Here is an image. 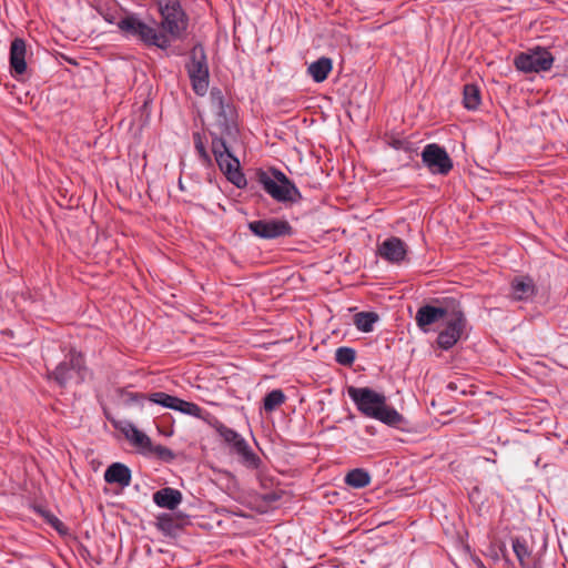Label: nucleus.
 <instances>
[{
    "instance_id": "8",
    "label": "nucleus",
    "mask_w": 568,
    "mask_h": 568,
    "mask_svg": "<svg viewBox=\"0 0 568 568\" xmlns=\"http://www.w3.org/2000/svg\"><path fill=\"white\" fill-rule=\"evenodd\" d=\"M118 439L125 438L139 453L144 456H158L164 460L173 459L171 449L162 445H153L150 437L141 428H118Z\"/></svg>"
},
{
    "instance_id": "14",
    "label": "nucleus",
    "mask_w": 568,
    "mask_h": 568,
    "mask_svg": "<svg viewBox=\"0 0 568 568\" xmlns=\"http://www.w3.org/2000/svg\"><path fill=\"white\" fill-rule=\"evenodd\" d=\"M450 310L452 307L449 306H434L430 304L423 305L416 312V325L423 333H429L432 331V326L443 322Z\"/></svg>"
},
{
    "instance_id": "12",
    "label": "nucleus",
    "mask_w": 568,
    "mask_h": 568,
    "mask_svg": "<svg viewBox=\"0 0 568 568\" xmlns=\"http://www.w3.org/2000/svg\"><path fill=\"white\" fill-rule=\"evenodd\" d=\"M422 161L433 174L447 175L453 169V161L447 151L436 143L424 146Z\"/></svg>"
},
{
    "instance_id": "21",
    "label": "nucleus",
    "mask_w": 568,
    "mask_h": 568,
    "mask_svg": "<svg viewBox=\"0 0 568 568\" xmlns=\"http://www.w3.org/2000/svg\"><path fill=\"white\" fill-rule=\"evenodd\" d=\"M332 68V60L327 57H321L308 65L307 73L315 82L321 83L327 79Z\"/></svg>"
},
{
    "instance_id": "19",
    "label": "nucleus",
    "mask_w": 568,
    "mask_h": 568,
    "mask_svg": "<svg viewBox=\"0 0 568 568\" xmlns=\"http://www.w3.org/2000/svg\"><path fill=\"white\" fill-rule=\"evenodd\" d=\"M104 480L108 484H118L121 487H128L131 484V470L122 463H113L105 469Z\"/></svg>"
},
{
    "instance_id": "25",
    "label": "nucleus",
    "mask_w": 568,
    "mask_h": 568,
    "mask_svg": "<svg viewBox=\"0 0 568 568\" xmlns=\"http://www.w3.org/2000/svg\"><path fill=\"white\" fill-rule=\"evenodd\" d=\"M371 483L368 471L362 468H355L345 476V484L353 488H364Z\"/></svg>"
},
{
    "instance_id": "18",
    "label": "nucleus",
    "mask_w": 568,
    "mask_h": 568,
    "mask_svg": "<svg viewBox=\"0 0 568 568\" xmlns=\"http://www.w3.org/2000/svg\"><path fill=\"white\" fill-rule=\"evenodd\" d=\"M27 47L24 40L17 38L10 45V68L11 71L21 75L27 70L26 63Z\"/></svg>"
},
{
    "instance_id": "20",
    "label": "nucleus",
    "mask_w": 568,
    "mask_h": 568,
    "mask_svg": "<svg viewBox=\"0 0 568 568\" xmlns=\"http://www.w3.org/2000/svg\"><path fill=\"white\" fill-rule=\"evenodd\" d=\"M153 501L161 508L173 510L181 504L182 494L178 489L165 487L153 494Z\"/></svg>"
},
{
    "instance_id": "33",
    "label": "nucleus",
    "mask_w": 568,
    "mask_h": 568,
    "mask_svg": "<svg viewBox=\"0 0 568 568\" xmlns=\"http://www.w3.org/2000/svg\"><path fill=\"white\" fill-rule=\"evenodd\" d=\"M121 402H129L130 399H133L132 393L121 392L119 393Z\"/></svg>"
},
{
    "instance_id": "16",
    "label": "nucleus",
    "mask_w": 568,
    "mask_h": 568,
    "mask_svg": "<svg viewBox=\"0 0 568 568\" xmlns=\"http://www.w3.org/2000/svg\"><path fill=\"white\" fill-rule=\"evenodd\" d=\"M377 252L383 260L393 264H399L406 258L407 245L402 239L390 236L378 245Z\"/></svg>"
},
{
    "instance_id": "17",
    "label": "nucleus",
    "mask_w": 568,
    "mask_h": 568,
    "mask_svg": "<svg viewBox=\"0 0 568 568\" xmlns=\"http://www.w3.org/2000/svg\"><path fill=\"white\" fill-rule=\"evenodd\" d=\"M537 292L535 282L529 276H515L510 282V298L516 302H528Z\"/></svg>"
},
{
    "instance_id": "38",
    "label": "nucleus",
    "mask_w": 568,
    "mask_h": 568,
    "mask_svg": "<svg viewBox=\"0 0 568 568\" xmlns=\"http://www.w3.org/2000/svg\"><path fill=\"white\" fill-rule=\"evenodd\" d=\"M400 429H402V430H410L412 428H405V427H402Z\"/></svg>"
},
{
    "instance_id": "28",
    "label": "nucleus",
    "mask_w": 568,
    "mask_h": 568,
    "mask_svg": "<svg viewBox=\"0 0 568 568\" xmlns=\"http://www.w3.org/2000/svg\"><path fill=\"white\" fill-rule=\"evenodd\" d=\"M480 90L475 84H466L464 87L463 103L468 110H476L480 104Z\"/></svg>"
},
{
    "instance_id": "24",
    "label": "nucleus",
    "mask_w": 568,
    "mask_h": 568,
    "mask_svg": "<svg viewBox=\"0 0 568 568\" xmlns=\"http://www.w3.org/2000/svg\"><path fill=\"white\" fill-rule=\"evenodd\" d=\"M158 529L165 536H175L181 528L179 519L171 514H163L158 517Z\"/></svg>"
},
{
    "instance_id": "10",
    "label": "nucleus",
    "mask_w": 568,
    "mask_h": 568,
    "mask_svg": "<svg viewBox=\"0 0 568 568\" xmlns=\"http://www.w3.org/2000/svg\"><path fill=\"white\" fill-rule=\"evenodd\" d=\"M216 429L220 430L221 436L229 444L231 452L239 456L241 464L248 469L258 468L261 464L260 457L251 449L246 440L241 435H239L233 428Z\"/></svg>"
},
{
    "instance_id": "29",
    "label": "nucleus",
    "mask_w": 568,
    "mask_h": 568,
    "mask_svg": "<svg viewBox=\"0 0 568 568\" xmlns=\"http://www.w3.org/2000/svg\"><path fill=\"white\" fill-rule=\"evenodd\" d=\"M211 101H212V104L216 108L217 115L220 118L226 119L229 113L232 112L231 106L227 103H225V100H224V97H223L221 90H219V89L211 90Z\"/></svg>"
},
{
    "instance_id": "39",
    "label": "nucleus",
    "mask_w": 568,
    "mask_h": 568,
    "mask_svg": "<svg viewBox=\"0 0 568 568\" xmlns=\"http://www.w3.org/2000/svg\"><path fill=\"white\" fill-rule=\"evenodd\" d=\"M284 568H287V567H284Z\"/></svg>"
},
{
    "instance_id": "37",
    "label": "nucleus",
    "mask_w": 568,
    "mask_h": 568,
    "mask_svg": "<svg viewBox=\"0 0 568 568\" xmlns=\"http://www.w3.org/2000/svg\"><path fill=\"white\" fill-rule=\"evenodd\" d=\"M455 387L454 383L448 384V388L453 389Z\"/></svg>"
},
{
    "instance_id": "1",
    "label": "nucleus",
    "mask_w": 568,
    "mask_h": 568,
    "mask_svg": "<svg viewBox=\"0 0 568 568\" xmlns=\"http://www.w3.org/2000/svg\"><path fill=\"white\" fill-rule=\"evenodd\" d=\"M347 395L356 408L366 417L386 425L403 423V416L387 403L383 393L369 387L349 386Z\"/></svg>"
},
{
    "instance_id": "30",
    "label": "nucleus",
    "mask_w": 568,
    "mask_h": 568,
    "mask_svg": "<svg viewBox=\"0 0 568 568\" xmlns=\"http://www.w3.org/2000/svg\"><path fill=\"white\" fill-rule=\"evenodd\" d=\"M356 358V352L352 347L342 346L335 351V361L344 366H349Z\"/></svg>"
},
{
    "instance_id": "31",
    "label": "nucleus",
    "mask_w": 568,
    "mask_h": 568,
    "mask_svg": "<svg viewBox=\"0 0 568 568\" xmlns=\"http://www.w3.org/2000/svg\"><path fill=\"white\" fill-rule=\"evenodd\" d=\"M193 141H194V146H195V150H196L200 159L203 161V163L210 164L211 158L205 149L201 133H199V132L193 133Z\"/></svg>"
},
{
    "instance_id": "15",
    "label": "nucleus",
    "mask_w": 568,
    "mask_h": 568,
    "mask_svg": "<svg viewBox=\"0 0 568 568\" xmlns=\"http://www.w3.org/2000/svg\"><path fill=\"white\" fill-rule=\"evenodd\" d=\"M215 161L226 179L236 187L241 189L247 184L246 178L240 169V161L231 152L217 155Z\"/></svg>"
},
{
    "instance_id": "35",
    "label": "nucleus",
    "mask_w": 568,
    "mask_h": 568,
    "mask_svg": "<svg viewBox=\"0 0 568 568\" xmlns=\"http://www.w3.org/2000/svg\"><path fill=\"white\" fill-rule=\"evenodd\" d=\"M170 430L169 432H162L163 435L165 436H172L173 435V429L172 428H169Z\"/></svg>"
},
{
    "instance_id": "32",
    "label": "nucleus",
    "mask_w": 568,
    "mask_h": 568,
    "mask_svg": "<svg viewBox=\"0 0 568 568\" xmlns=\"http://www.w3.org/2000/svg\"><path fill=\"white\" fill-rule=\"evenodd\" d=\"M212 152H213L214 156L216 158L220 154H225V153L230 152V150L226 146V143L222 138L214 136L212 140Z\"/></svg>"
},
{
    "instance_id": "7",
    "label": "nucleus",
    "mask_w": 568,
    "mask_h": 568,
    "mask_svg": "<svg viewBox=\"0 0 568 568\" xmlns=\"http://www.w3.org/2000/svg\"><path fill=\"white\" fill-rule=\"evenodd\" d=\"M444 328L437 335V345L444 351L454 347L466 331L467 320L459 306H452L443 321Z\"/></svg>"
},
{
    "instance_id": "27",
    "label": "nucleus",
    "mask_w": 568,
    "mask_h": 568,
    "mask_svg": "<svg viewBox=\"0 0 568 568\" xmlns=\"http://www.w3.org/2000/svg\"><path fill=\"white\" fill-rule=\"evenodd\" d=\"M286 396L282 389H273L264 396L262 408L264 412L271 413L284 404Z\"/></svg>"
},
{
    "instance_id": "11",
    "label": "nucleus",
    "mask_w": 568,
    "mask_h": 568,
    "mask_svg": "<svg viewBox=\"0 0 568 568\" xmlns=\"http://www.w3.org/2000/svg\"><path fill=\"white\" fill-rule=\"evenodd\" d=\"M247 227L252 234L263 240H274L293 233V229L286 220L275 217L251 221L247 223Z\"/></svg>"
},
{
    "instance_id": "4",
    "label": "nucleus",
    "mask_w": 568,
    "mask_h": 568,
    "mask_svg": "<svg viewBox=\"0 0 568 568\" xmlns=\"http://www.w3.org/2000/svg\"><path fill=\"white\" fill-rule=\"evenodd\" d=\"M161 14L160 32L166 38L169 47L182 37L187 28V18L181 7L180 0H158Z\"/></svg>"
},
{
    "instance_id": "26",
    "label": "nucleus",
    "mask_w": 568,
    "mask_h": 568,
    "mask_svg": "<svg viewBox=\"0 0 568 568\" xmlns=\"http://www.w3.org/2000/svg\"><path fill=\"white\" fill-rule=\"evenodd\" d=\"M378 321V315L374 312H359L354 315V324L356 328L364 333L374 329V324Z\"/></svg>"
},
{
    "instance_id": "6",
    "label": "nucleus",
    "mask_w": 568,
    "mask_h": 568,
    "mask_svg": "<svg viewBox=\"0 0 568 568\" xmlns=\"http://www.w3.org/2000/svg\"><path fill=\"white\" fill-rule=\"evenodd\" d=\"M87 367L83 357L75 351H70L65 358L49 374L60 387L68 384H80L85 379Z\"/></svg>"
},
{
    "instance_id": "34",
    "label": "nucleus",
    "mask_w": 568,
    "mask_h": 568,
    "mask_svg": "<svg viewBox=\"0 0 568 568\" xmlns=\"http://www.w3.org/2000/svg\"><path fill=\"white\" fill-rule=\"evenodd\" d=\"M104 19H105V21H108L109 23H113V24H115V26H116V22L119 21V20H115V18H114V17H112V16H104Z\"/></svg>"
},
{
    "instance_id": "13",
    "label": "nucleus",
    "mask_w": 568,
    "mask_h": 568,
    "mask_svg": "<svg viewBox=\"0 0 568 568\" xmlns=\"http://www.w3.org/2000/svg\"><path fill=\"white\" fill-rule=\"evenodd\" d=\"M145 400L151 404L160 405L164 408H169L175 412H180L184 415L194 416L202 418V408L194 403L186 402L176 396L170 395L164 392H154L145 396Z\"/></svg>"
},
{
    "instance_id": "5",
    "label": "nucleus",
    "mask_w": 568,
    "mask_h": 568,
    "mask_svg": "<svg viewBox=\"0 0 568 568\" xmlns=\"http://www.w3.org/2000/svg\"><path fill=\"white\" fill-rule=\"evenodd\" d=\"M185 70L194 93L204 97L209 90L210 71L203 45L196 44L192 48Z\"/></svg>"
},
{
    "instance_id": "23",
    "label": "nucleus",
    "mask_w": 568,
    "mask_h": 568,
    "mask_svg": "<svg viewBox=\"0 0 568 568\" xmlns=\"http://www.w3.org/2000/svg\"><path fill=\"white\" fill-rule=\"evenodd\" d=\"M513 550L521 568L528 567V560L531 556V547L526 538L515 537L511 539Z\"/></svg>"
},
{
    "instance_id": "2",
    "label": "nucleus",
    "mask_w": 568,
    "mask_h": 568,
    "mask_svg": "<svg viewBox=\"0 0 568 568\" xmlns=\"http://www.w3.org/2000/svg\"><path fill=\"white\" fill-rule=\"evenodd\" d=\"M116 27L126 39L136 40L146 47H155L161 50L169 48L168 40L160 32L158 23L155 21L152 24L146 23L136 13H125L119 19Z\"/></svg>"
},
{
    "instance_id": "36",
    "label": "nucleus",
    "mask_w": 568,
    "mask_h": 568,
    "mask_svg": "<svg viewBox=\"0 0 568 568\" xmlns=\"http://www.w3.org/2000/svg\"><path fill=\"white\" fill-rule=\"evenodd\" d=\"M477 567L478 568H486L485 565L480 560L477 562Z\"/></svg>"
},
{
    "instance_id": "22",
    "label": "nucleus",
    "mask_w": 568,
    "mask_h": 568,
    "mask_svg": "<svg viewBox=\"0 0 568 568\" xmlns=\"http://www.w3.org/2000/svg\"><path fill=\"white\" fill-rule=\"evenodd\" d=\"M375 435L374 428H361L358 432H355L352 436H349L351 445L358 450H368L377 448L373 442V436Z\"/></svg>"
},
{
    "instance_id": "3",
    "label": "nucleus",
    "mask_w": 568,
    "mask_h": 568,
    "mask_svg": "<svg viewBox=\"0 0 568 568\" xmlns=\"http://www.w3.org/2000/svg\"><path fill=\"white\" fill-rule=\"evenodd\" d=\"M257 182L274 201L283 204H293L302 200V193L284 172L278 169L260 170L256 173Z\"/></svg>"
},
{
    "instance_id": "9",
    "label": "nucleus",
    "mask_w": 568,
    "mask_h": 568,
    "mask_svg": "<svg viewBox=\"0 0 568 568\" xmlns=\"http://www.w3.org/2000/svg\"><path fill=\"white\" fill-rule=\"evenodd\" d=\"M515 67L525 73L542 72L551 69L554 63L552 54L545 48L537 47L519 53L515 58Z\"/></svg>"
}]
</instances>
